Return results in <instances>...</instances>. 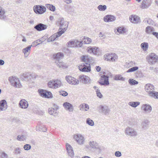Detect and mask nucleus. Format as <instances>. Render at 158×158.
<instances>
[{
	"label": "nucleus",
	"mask_w": 158,
	"mask_h": 158,
	"mask_svg": "<svg viewBox=\"0 0 158 158\" xmlns=\"http://www.w3.org/2000/svg\"><path fill=\"white\" fill-rule=\"evenodd\" d=\"M45 98H51L52 97V93L50 91H47V93H46Z\"/></svg>",
	"instance_id": "bf43d9fd"
},
{
	"label": "nucleus",
	"mask_w": 158,
	"mask_h": 158,
	"mask_svg": "<svg viewBox=\"0 0 158 158\" xmlns=\"http://www.w3.org/2000/svg\"><path fill=\"white\" fill-rule=\"evenodd\" d=\"M23 76V80L26 81H29L31 79L36 78L35 74H31L30 73H24Z\"/></svg>",
	"instance_id": "9d476101"
},
{
	"label": "nucleus",
	"mask_w": 158,
	"mask_h": 158,
	"mask_svg": "<svg viewBox=\"0 0 158 158\" xmlns=\"http://www.w3.org/2000/svg\"><path fill=\"white\" fill-rule=\"evenodd\" d=\"M81 60L82 61L85 63L84 64H86V63H88V64L90 63L89 58L88 56H83L81 58Z\"/></svg>",
	"instance_id": "c9c22d12"
},
{
	"label": "nucleus",
	"mask_w": 158,
	"mask_h": 158,
	"mask_svg": "<svg viewBox=\"0 0 158 158\" xmlns=\"http://www.w3.org/2000/svg\"><path fill=\"white\" fill-rule=\"evenodd\" d=\"M66 147L69 156L72 158L73 157L74 153L72 147L68 143H66Z\"/></svg>",
	"instance_id": "f3484780"
},
{
	"label": "nucleus",
	"mask_w": 158,
	"mask_h": 158,
	"mask_svg": "<svg viewBox=\"0 0 158 158\" xmlns=\"http://www.w3.org/2000/svg\"><path fill=\"white\" fill-rule=\"evenodd\" d=\"M47 26L42 23H39L36 25L34 28L38 31H41L47 29Z\"/></svg>",
	"instance_id": "a211bd4d"
},
{
	"label": "nucleus",
	"mask_w": 158,
	"mask_h": 158,
	"mask_svg": "<svg viewBox=\"0 0 158 158\" xmlns=\"http://www.w3.org/2000/svg\"><path fill=\"white\" fill-rule=\"evenodd\" d=\"M89 144L90 147L92 149L95 150L100 153L104 149L103 147L99 145L95 141H91L89 142Z\"/></svg>",
	"instance_id": "39448f33"
},
{
	"label": "nucleus",
	"mask_w": 158,
	"mask_h": 158,
	"mask_svg": "<svg viewBox=\"0 0 158 158\" xmlns=\"http://www.w3.org/2000/svg\"><path fill=\"white\" fill-rule=\"evenodd\" d=\"M19 106L21 108L25 109L28 107V102L25 99H22L19 103Z\"/></svg>",
	"instance_id": "4be33fe9"
},
{
	"label": "nucleus",
	"mask_w": 158,
	"mask_h": 158,
	"mask_svg": "<svg viewBox=\"0 0 158 158\" xmlns=\"http://www.w3.org/2000/svg\"><path fill=\"white\" fill-rule=\"evenodd\" d=\"M64 1L67 4H70L72 2V0H64Z\"/></svg>",
	"instance_id": "774afa93"
},
{
	"label": "nucleus",
	"mask_w": 158,
	"mask_h": 158,
	"mask_svg": "<svg viewBox=\"0 0 158 158\" xmlns=\"http://www.w3.org/2000/svg\"><path fill=\"white\" fill-rule=\"evenodd\" d=\"M116 19V17L113 15H107L104 17V21L106 22H113Z\"/></svg>",
	"instance_id": "412c9836"
},
{
	"label": "nucleus",
	"mask_w": 158,
	"mask_h": 158,
	"mask_svg": "<svg viewBox=\"0 0 158 158\" xmlns=\"http://www.w3.org/2000/svg\"><path fill=\"white\" fill-rule=\"evenodd\" d=\"M158 58L157 56L154 53H151L146 57L147 61L151 64H154L156 62Z\"/></svg>",
	"instance_id": "20e7f679"
},
{
	"label": "nucleus",
	"mask_w": 158,
	"mask_h": 158,
	"mask_svg": "<svg viewBox=\"0 0 158 158\" xmlns=\"http://www.w3.org/2000/svg\"><path fill=\"white\" fill-rule=\"evenodd\" d=\"M145 89L146 92L149 94V93L154 90V86L149 83L146 84L145 86Z\"/></svg>",
	"instance_id": "b1692460"
},
{
	"label": "nucleus",
	"mask_w": 158,
	"mask_h": 158,
	"mask_svg": "<svg viewBox=\"0 0 158 158\" xmlns=\"http://www.w3.org/2000/svg\"><path fill=\"white\" fill-rule=\"evenodd\" d=\"M129 19L131 22L135 24L140 22L139 17L135 15H131L129 17Z\"/></svg>",
	"instance_id": "dca6fc26"
},
{
	"label": "nucleus",
	"mask_w": 158,
	"mask_h": 158,
	"mask_svg": "<svg viewBox=\"0 0 158 158\" xmlns=\"http://www.w3.org/2000/svg\"><path fill=\"white\" fill-rule=\"evenodd\" d=\"M113 53H109L108 54H106L104 56L105 60L107 61H110V58L112 55Z\"/></svg>",
	"instance_id": "603ef678"
},
{
	"label": "nucleus",
	"mask_w": 158,
	"mask_h": 158,
	"mask_svg": "<svg viewBox=\"0 0 158 158\" xmlns=\"http://www.w3.org/2000/svg\"><path fill=\"white\" fill-rule=\"evenodd\" d=\"M36 42H37V41H34V42H33L32 43V45H31L30 46H31V47L32 46H36L37 45H39V44H40V43H38V44H37Z\"/></svg>",
	"instance_id": "0e129e2a"
},
{
	"label": "nucleus",
	"mask_w": 158,
	"mask_h": 158,
	"mask_svg": "<svg viewBox=\"0 0 158 158\" xmlns=\"http://www.w3.org/2000/svg\"><path fill=\"white\" fill-rule=\"evenodd\" d=\"M63 54L60 52H59L53 55V58L55 60V62L61 60L63 58Z\"/></svg>",
	"instance_id": "393cba45"
},
{
	"label": "nucleus",
	"mask_w": 158,
	"mask_h": 158,
	"mask_svg": "<svg viewBox=\"0 0 158 158\" xmlns=\"http://www.w3.org/2000/svg\"><path fill=\"white\" fill-rule=\"evenodd\" d=\"M38 92L41 96L45 98V95L46 94H47L46 93H47L46 90H45L42 89H40L38 90Z\"/></svg>",
	"instance_id": "ea45409f"
},
{
	"label": "nucleus",
	"mask_w": 158,
	"mask_h": 158,
	"mask_svg": "<svg viewBox=\"0 0 158 158\" xmlns=\"http://www.w3.org/2000/svg\"><path fill=\"white\" fill-rule=\"evenodd\" d=\"M78 81L82 83L87 84L90 83V79L89 77L82 74L79 76Z\"/></svg>",
	"instance_id": "1a4fd4ad"
},
{
	"label": "nucleus",
	"mask_w": 158,
	"mask_h": 158,
	"mask_svg": "<svg viewBox=\"0 0 158 158\" xmlns=\"http://www.w3.org/2000/svg\"><path fill=\"white\" fill-rule=\"evenodd\" d=\"M55 108L56 110H55L54 109L52 108H49L48 112L49 114H56V110L58 109L59 107L57 106H56Z\"/></svg>",
	"instance_id": "e433bc0d"
},
{
	"label": "nucleus",
	"mask_w": 158,
	"mask_h": 158,
	"mask_svg": "<svg viewBox=\"0 0 158 158\" xmlns=\"http://www.w3.org/2000/svg\"><path fill=\"white\" fill-rule=\"evenodd\" d=\"M5 13L4 9L0 6V19H1L4 20L6 19V16Z\"/></svg>",
	"instance_id": "c85d7f7f"
},
{
	"label": "nucleus",
	"mask_w": 158,
	"mask_h": 158,
	"mask_svg": "<svg viewBox=\"0 0 158 158\" xmlns=\"http://www.w3.org/2000/svg\"><path fill=\"white\" fill-rule=\"evenodd\" d=\"M27 135L25 134L19 135L17 136V139L19 141H24L27 138Z\"/></svg>",
	"instance_id": "72a5a7b5"
},
{
	"label": "nucleus",
	"mask_w": 158,
	"mask_h": 158,
	"mask_svg": "<svg viewBox=\"0 0 158 158\" xmlns=\"http://www.w3.org/2000/svg\"><path fill=\"white\" fill-rule=\"evenodd\" d=\"M117 31L121 34L124 33L125 32V29L123 27H118L117 29Z\"/></svg>",
	"instance_id": "864d4df0"
},
{
	"label": "nucleus",
	"mask_w": 158,
	"mask_h": 158,
	"mask_svg": "<svg viewBox=\"0 0 158 158\" xmlns=\"http://www.w3.org/2000/svg\"><path fill=\"white\" fill-rule=\"evenodd\" d=\"M79 69L82 72H90L91 70L90 66L89 64L86 63V64L83 63L82 65L79 66Z\"/></svg>",
	"instance_id": "f8f14e48"
},
{
	"label": "nucleus",
	"mask_w": 158,
	"mask_h": 158,
	"mask_svg": "<svg viewBox=\"0 0 158 158\" xmlns=\"http://www.w3.org/2000/svg\"><path fill=\"white\" fill-rule=\"evenodd\" d=\"M63 106L66 110L69 112H73V106L68 102L64 103L63 104Z\"/></svg>",
	"instance_id": "5701e85b"
},
{
	"label": "nucleus",
	"mask_w": 158,
	"mask_h": 158,
	"mask_svg": "<svg viewBox=\"0 0 158 158\" xmlns=\"http://www.w3.org/2000/svg\"><path fill=\"white\" fill-rule=\"evenodd\" d=\"M151 0H143L141 6L143 9L148 8L151 5Z\"/></svg>",
	"instance_id": "aec40b11"
},
{
	"label": "nucleus",
	"mask_w": 158,
	"mask_h": 158,
	"mask_svg": "<svg viewBox=\"0 0 158 158\" xmlns=\"http://www.w3.org/2000/svg\"><path fill=\"white\" fill-rule=\"evenodd\" d=\"M141 109L146 112L149 113L152 111V108L149 105L145 104L142 105Z\"/></svg>",
	"instance_id": "6ab92c4d"
},
{
	"label": "nucleus",
	"mask_w": 158,
	"mask_h": 158,
	"mask_svg": "<svg viewBox=\"0 0 158 158\" xmlns=\"http://www.w3.org/2000/svg\"><path fill=\"white\" fill-rule=\"evenodd\" d=\"M67 46L69 47H75V40H72L69 41L67 44Z\"/></svg>",
	"instance_id": "79ce46f5"
},
{
	"label": "nucleus",
	"mask_w": 158,
	"mask_h": 158,
	"mask_svg": "<svg viewBox=\"0 0 158 158\" xmlns=\"http://www.w3.org/2000/svg\"><path fill=\"white\" fill-rule=\"evenodd\" d=\"M152 34L154 35L156 38L158 39V33L157 32H153Z\"/></svg>",
	"instance_id": "69168bd1"
},
{
	"label": "nucleus",
	"mask_w": 158,
	"mask_h": 158,
	"mask_svg": "<svg viewBox=\"0 0 158 158\" xmlns=\"http://www.w3.org/2000/svg\"><path fill=\"white\" fill-rule=\"evenodd\" d=\"M0 158H7V155L4 152L1 151Z\"/></svg>",
	"instance_id": "4d7b16f0"
},
{
	"label": "nucleus",
	"mask_w": 158,
	"mask_h": 158,
	"mask_svg": "<svg viewBox=\"0 0 158 158\" xmlns=\"http://www.w3.org/2000/svg\"><path fill=\"white\" fill-rule=\"evenodd\" d=\"M114 80H121L124 81L125 80L124 78L122 77L120 75H117L114 77Z\"/></svg>",
	"instance_id": "3c124183"
},
{
	"label": "nucleus",
	"mask_w": 158,
	"mask_h": 158,
	"mask_svg": "<svg viewBox=\"0 0 158 158\" xmlns=\"http://www.w3.org/2000/svg\"><path fill=\"white\" fill-rule=\"evenodd\" d=\"M45 6L48 9L51 11H54L55 10V6L52 5L47 4H46Z\"/></svg>",
	"instance_id": "4c0bfd02"
},
{
	"label": "nucleus",
	"mask_w": 158,
	"mask_h": 158,
	"mask_svg": "<svg viewBox=\"0 0 158 158\" xmlns=\"http://www.w3.org/2000/svg\"><path fill=\"white\" fill-rule=\"evenodd\" d=\"M128 82L130 85H137L138 84V82L132 79H130L128 80Z\"/></svg>",
	"instance_id": "58836bf2"
},
{
	"label": "nucleus",
	"mask_w": 158,
	"mask_h": 158,
	"mask_svg": "<svg viewBox=\"0 0 158 158\" xmlns=\"http://www.w3.org/2000/svg\"><path fill=\"white\" fill-rule=\"evenodd\" d=\"M7 108V105L6 101L2 100L0 102V111L6 110Z\"/></svg>",
	"instance_id": "a878e982"
},
{
	"label": "nucleus",
	"mask_w": 158,
	"mask_h": 158,
	"mask_svg": "<svg viewBox=\"0 0 158 158\" xmlns=\"http://www.w3.org/2000/svg\"><path fill=\"white\" fill-rule=\"evenodd\" d=\"M9 81L11 85L16 88H20L21 87V84L19 79L15 77L11 76L9 77Z\"/></svg>",
	"instance_id": "7ed1b4c3"
},
{
	"label": "nucleus",
	"mask_w": 158,
	"mask_h": 158,
	"mask_svg": "<svg viewBox=\"0 0 158 158\" xmlns=\"http://www.w3.org/2000/svg\"><path fill=\"white\" fill-rule=\"evenodd\" d=\"M66 80L69 83L75 85L79 84L78 80H77L74 78L70 76H66Z\"/></svg>",
	"instance_id": "2eb2a0df"
},
{
	"label": "nucleus",
	"mask_w": 158,
	"mask_h": 158,
	"mask_svg": "<svg viewBox=\"0 0 158 158\" xmlns=\"http://www.w3.org/2000/svg\"><path fill=\"white\" fill-rule=\"evenodd\" d=\"M118 56L115 54L113 53L111 57L110 58V61L112 62H115L116 60L118 59Z\"/></svg>",
	"instance_id": "c03bdc74"
},
{
	"label": "nucleus",
	"mask_w": 158,
	"mask_h": 158,
	"mask_svg": "<svg viewBox=\"0 0 158 158\" xmlns=\"http://www.w3.org/2000/svg\"><path fill=\"white\" fill-rule=\"evenodd\" d=\"M96 69L97 71L99 72L101 70V68L99 66H97Z\"/></svg>",
	"instance_id": "338daca9"
},
{
	"label": "nucleus",
	"mask_w": 158,
	"mask_h": 158,
	"mask_svg": "<svg viewBox=\"0 0 158 158\" xmlns=\"http://www.w3.org/2000/svg\"><path fill=\"white\" fill-rule=\"evenodd\" d=\"M47 85L50 88L56 89L60 87L62 85V83L60 80H52L48 82Z\"/></svg>",
	"instance_id": "f257e3e1"
},
{
	"label": "nucleus",
	"mask_w": 158,
	"mask_h": 158,
	"mask_svg": "<svg viewBox=\"0 0 158 158\" xmlns=\"http://www.w3.org/2000/svg\"><path fill=\"white\" fill-rule=\"evenodd\" d=\"M33 9L35 12L37 14H42L46 11V8L44 6L41 5L34 6Z\"/></svg>",
	"instance_id": "6e6552de"
},
{
	"label": "nucleus",
	"mask_w": 158,
	"mask_h": 158,
	"mask_svg": "<svg viewBox=\"0 0 158 158\" xmlns=\"http://www.w3.org/2000/svg\"><path fill=\"white\" fill-rule=\"evenodd\" d=\"M63 34V32H61V31H58L57 33L52 35L50 37V39L52 40V41H53L55 40H57L58 37L60 36Z\"/></svg>",
	"instance_id": "bb28decb"
},
{
	"label": "nucleus",
	"mask_w": 158,
	"mask_h": 158,
	"mask_svg": "<svg viewBox=\"0 0 158 158\" xmlns=\"http://www.w3.org/2000/svg\"><path fill=\"white\" fill-rule=\"evenodd\" d=\"M31 47V46L29 45L23 49V52L24 53L25 57H27L30 54Z\"/></svg>",
	"instance_id": "cd10ccee"
},
{
	"label": "nucleus",
	"mask_w": 158,
	"mask_h": 158,
	"mask_svg": "<svg viewBox=\"0 0 158 158\" xmlns=\"http://www.w3.org/2000/svg\"><path fill=\"white\" fill-rule=\"evenodd\" d=\"M55 63L56 64L57 66L60 68L66 69L67 67L65 63L62 62L61 60L57 61V62H55Z\"/></svg>",
	"instance_id": "c756f323"
},
{
	"label": "nucleus",
	"mask_w": 158,
	"mask_h": 158,
	"mask_svg": "<svg viewBox=\"0 0 158 158\" xmlns=\"http://www.w3.org/2000/svg\"><path fill=\"white\" fill-rule=\"evenodd\" d=\"M140 103L139 102H131L128 103V105L133 107L135 108L139 105Z\"/></svg>",
	"instance_id": "f704fd0d"
},
{
	"label": "nucleus",
	"mask_w": 158,
	"mask_h": 158,
	"mask_svg": "<svg viewBox=\"0 0 158 158\" xmlns=\"http://www.w3.org/2000/svg\"><path fill=\"white\" fill-rule=\"evenodd\" d=\"M86 123L91 126H93L94 125V123L93 120L89 118L86 119Z\"/></svg>",
	"instance_id": "09e8293b"
},
{
	"label": "nucleus",
	"mask_w": 158,
	"mask_h": 158,
	"mask_svg": "<svg viewBox=\"0 0 158 158\" xmlns=\"http://www.w3.org/2000/svg\"><path fill=\"white\" fill-rule=\"evenodd\" d=\"M138 69V67L137 66L133 67L130 69H129L127 71V72L129 73L130 72H134Z\"/></svg>",
	"instance_id": "5fc2aeb1"
},
{
	"label": "nucleus",
	"mask_w": 158,
	"mask_h": 158,
	"mask_svg": "<svg viewBox=\"0 0 158 158\" xmlns=\"http://www.w3.org/2000/svg\"><path fill=\"white\" fill-rule=\"evenodd\" d=\"M125 133L126 135L132 137H135L138 135V133L136 130L130 127H127L125 129Z\"/></svg>",
	"instance_id": "423d86ee"
},
{
	"label": "nucleus",
	"mask_w": 158,
	"mask_h": 158,
	"mask_svg": "<svg viewBox=\"0 0 158 158\" xmlns=\"http://www.w3.org/2000/svg\"><path fill=\"white\" fill-rule=\"evenodd\" d=\"M80 110H84L85 111H87L89 109V105L85 103H83L80 105Z\"/></svg>",
	"instance_id": "473e14b6"
},
{
	"label": "nucleus",
	"mask_w": 158,
	"mask_h": 158,
	"mask_svg": "<svg viewBox=\"0 0 158 158\" xmlns=\"http://www.w3.org/2000/svg\"><path fill=\"white\" fill-rule=\"evenodd\" d=\"M58 23L60 25L59 29L61 30V31H59L64 33L65 31L66 30L68 26V23L65 21L63 18H60L58 21Z\"/></svg>",
	"instance_id": "f03ea898"
},
{
	"label": "nucleus",
	"mask_w": 158,
	"mask_h": 158,
	"mask_svg": "<svg viewBox=\"0 0 158 158\" xmlns=\"http://www.w3.org/2000/svg\"><path fill=\"white\" fill-rule=\"evenodd\" d=\"M148 95L149 96L152 98L158 99V92L155 91L154 90L149 93Z\"/></svg>",
	"instance_id": "7c9ffc66"
},
{
	"label": "nucleus",
	"mask_w": 158,
	"mask_h": 158,
	"mask_svg": "<svg viewBox=\"0 0 158 158\" xmlns=\"http://www.w3.org/2000/svg\"><path fill=\"white\" fill-rule=\"evenodd\" d=\"M83 41H79L78 40L75 41V47H81L82 46L83 44Z\"/></svg>",
	"instance_id": "37998d69"
},
{
	"label": "nucleus",
	"mask_w": 158,
	"mask_h": 158,
	"mask_svg": "<svg viewBox=\"0 0 158 158\" xmlns=\"http://www.w3.org/2000/svg\"><path fill=\"white\" fill-rule=\"evenodd\" d=\"M60 94L63 96H66L68 95V93L64 91H61L59 92Z\"/></svg>",
	"instance_id": "052dcab7"
},
{
	"label": "nucleus",
	"mask_w": 158,
	"mask_h": 158,
	"mask_svg": "<svg viewBox=\"0 0 158 158\" xmlns=\"http://www.w3.org/2000/svg\"><path fill=\"white\" fill-rule=\"evenodd\" d=\"M141 48L143 50H146L148 48V44L147 43H143L141 44Z\"/></svg>",
	"instance_id": "49530a36"
},
{
	"label": "nucleus",
	"mask_w": 158,
	"mask_h": 158,
	"mask_svg": "<svg viewBox=\"0 0 158 158\" xmlns=\"http://www.w3.org/2000/svg\"><path fill=\"white\" fill-rule=\"evenodd\" d=\"M153 31V28L150 26L147 27L145 29L146 32L148 34H151Z\"/></svg>",
	"instance_id": "a19ab883"
},
{
	"label": "nucleus",
	"mask_w": 158,
	"mask_h": 158,
	"mask_svg": "<svg viewBox=\"0 0 158 158\" xmlns=\"http://www.w3.org/2000/svg\"><path fill=\"white\" fill-rule=\"evenodd\" d=\"M106 6L105 5H99L97 7V8L98 10L102 11L105 10L106 9Z\"/></svg>",
	"instance_id": "a18cd8bd"
},
{
	"label": "nucleus",
	"mask_w": 158,
	"mask_h": 158,
	"mask_svg": "<svg viewBox=\"0 0 158 158\" xmlns=\"http://www.w3.org/2000/svg\"><path fill=\"white\" fill-rule=\"evenodd\" d=\"M96 93L97 96L98 97L100 98H101L102 97V95L100 93V90L98 89H96Z\"/></svg>",
	"instance_id": "6e6d98bb"
},
{
	"label": "nucleus",
	"mask_w": 158,
	"mask_h": 158,
	"mask_svg": "<svg viewBox=\"0 0 158 158\" xmlns=\"http://www.w3.org/2000/svg\"><path fill=\"white\" fill-rule=\"evenodd\" d=\"M74 138L80 145L84 143L85 139L83 135L80 134L75 135L74 136Z\"/></svg>",
	"instance_id": "9b49d317"
},
{
	"label": "nucleus",
	"mask_w": 158,
	"mask_h": 158,
	"mask_svg": "<svg viewBox=\"0 0 158 158\" xmlns=\"http://www.w3.org/2000/svg\"><path fill=\"white\" fill-rule=\"evenodd\" d=\"M149 125V122L148 120H145L142 123V128L144 130L146 129L148 127Z\"/></svg>",
	"instance_id": "2f4dec72"
},
{
	"label": "nucleus",
	"mask_w": 158,
	"mask_h": 158,
	"mask_svg": "<svg viewBox=\"0 0 158 158\" xmlns=\"http://www.w3.org/2000/svg\"><path fill=\"white\" fill-rule=\"evenodd\" d=\"M144 22L145 23H147L149 25H152L154 23V22L152 20V19L149 18H146L144 20Z\"/></svg>",
	"instance_id": "de8ad7c7"
},
{
	"label": "nucleus",
	"mask_w": 158,
	"mask_h": 158,
	"mask_svg": "<svg viewBox=\"0 0 158 158\" xmlns=\"http://www.w3.org/2000/svg\"><path fill=\"white\" fill-rule=\"evenodd\" d=\"M83 41V44H89L92 41V40L90 38L88 37L85 38V37Z\"/></svg>",
	"instance_id": "8fccbe9b"
},
{
	"label": "nucleus",
	"mask_w": 158,
	"mask_h": 158,
	"mask_svg": "<svg viewBox=\"0 0 158 158\" xmlns=\"http://www.w3.org/2000/svg\"><path fill=\"white\" fill-rule=\"evenodd\" d=\"M109 77L108 76L103 75L101 77V81H99V83L101 85H109Z\"/></svg>",
	"instance_id": "4468645a"
},
{
	"label": "nucleus",
	"mask_w": 158,
	"mask_h": 158,
	"mask_svg": "<svg viewBox=\"0 0 158 158\" xmlns=\"http://www.w3.org/2000/svg\"><path fill=\"white\" fill-rule=\"evenodd\" d=\"M87 52L90 53H93L94 54L98 55L100 53V49L96 47H89L87 48Z\"/></svg>",
	"instance_id": "ddd939ff"
},
{
	"label": "nucleus",
	"mask_w": 158,
	"mask_h": 158,
	"mask_svg": "<svg viewBox=\"0 0 158 158\" xmlns=\"http://www.w3.org/2000/svg\"><path fill=\"white\" fill-rule=\"evenodd\" d=\"M115 156L116 157H119L121 156V153L120 152L116 151L114 153Z\"/></svg>",
	"instance_id": "e2e57ef3"
},
{
	"label": "nucleus",
	"mask_w": 158,
	"mask_h": 158,
	"mask_svg": "<svg viewBox=\"0 0 158 158\" xmlns=\"http://www.w3.org/2000/svg\"><path fill=\"white\" fill-rule=\"evenodd\" d=\"M99 112L105 115H108L110 111L109 107L106 105H100L97 107Z\"/></svg>",
	"instance_id": "0eeeda50"
},
{
	"label": "nucleus",
	"mask_w": 158,
	"mask_h": 158,
	"mask_svg": "<svg viewBox=\"0 0 158 158\" xmlns=\"http://www.w3.org/2000/svg\"><path fill=\"white\" fill-rule=\"evenodd\" d=\"M15 151L16 154H20L21 153V150L20 148H17L15 149Z\"/></svg>",
	"instance_id": "680f3d73"
},
{
	"label": "nucleus",
	"mask_w": 158,
	"mask_h": 158,
	"mask_svg": "<svg viewBox=\"0 0 158 158\" xmlns=\"http://www.w3.org/2000/svg\"><path fill=\"white\" fill-rule=\"evenodd\" d=\"M31 148V146L29 144H25L23 146V148L24 149L27 151L29 150H30Z\"/></svg>",
	"instance_id": "13d9d810"
}]
</instances>
